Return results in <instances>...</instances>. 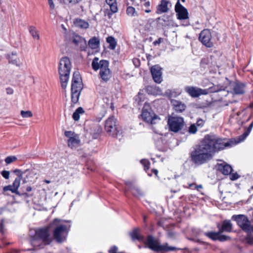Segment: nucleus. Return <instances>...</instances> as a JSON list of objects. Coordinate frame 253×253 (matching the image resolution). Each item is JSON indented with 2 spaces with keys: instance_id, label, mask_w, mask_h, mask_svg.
<instances>
[{
  "instance_id": "nucleus-36",
  "label": "nucleus",
  "mask_w": 253,
  "mask_h": 253,
  "mask_svg": "<svg viewBox=\"0 0 253 253\" xmlns=\"http://www.w3.org/2000/svg\"><path fill=\"white\" fill-rule=\"evenodd\" d=\"M81 91L71 90V98L73 103H76L78 101Z\"/></svg>"
},
{
  "instance_id": "nucleus-53",
  "label": "nucleus",
  "mask_w": 253,
  "mask_h": 253,
  "mask_svg": "<svg viewBox=\"0 0 253 253\" xmlns=\"http://www.w3.org/2000/svg\"><path fill=\"white\" fill-rule=\"evenodd\" d=\"M239 178V175L237 172L233 173L230 175V179L232 180H235Z\"/></svg>"
},
{
  "instance_id": "nucleus-46",
  "label": "nucleus",
  "mask_w": 253,
  "mask_h": 253,
  "mask_svg": "<svg viewBox=\"0 0 253 253\" xmlns=\"http://www.w3.org/2000/svg\"><path fill=\"white\" fill-rule=\"evenodd\" d=\"M118 11V7L116 0H112V13Z\"/></svg>"
},
{
  "instance_id": "nucleus-22",
  "label": "nucleus",
  "mask_w": 253,
  "mask_h": 253,
  "mask_svg": "<svg viewBox=\"0 0 253 253\" xmlns=\"http://www.w3.org/2000/svg\"><path fill=\"white\" fill-rule=\"evenodd\" d=\"M116 120L114 119L112 116V123H114V128L112 126V129L113 128V135L117 138L118 139L121 140L123 137L122 135V130L120 126L116 125Z\"/></svg>"
},
{
  "instance_id": "nucleus-51",
  "label": "nucleus",
  "mask_w": 253,
  "mask_h": 253,
  "mask_svg": "<svg viewBox=\"0 0 253 253\" xmlns=\"http://www.w3.org/2000/svg\"><path fill=\"white\" fill-rule=\"evenodd\" d=\"M1 174L2 176L6 179H8L9 177L10 172L8 171L3 170L1 171Z\"/></svg>"
},
{
  "instance_id": "nucleus-63",
  "label": "nucleus",
  "mask_w": 253,
  "mask_h": 253,
  "mask_svg": "<svg viewBox=\"0 0 253 253\" xmlns=\"http://www.w3.org/2000/svg\"><path fill=\"white\" fill-rule=\"evenodd\" d=\"M112 250H113V252H117V251L118 250V248L117 247L114 246V247H112Z\"/></svg>"
},
{
  "instance_id": "nucleus-44",
  "label": "nucleus",
  "mask_w": 253,
  "mask_h": 253,
  "mask_svg": "<svg viewBox=\"0 0 253 253\" xmlns=\"http://www.w3.org/2000/svg\"><path fill=\"white\" fill-rule=\"evenodd\" d=\"M141 164L143 166L145 170L149 169L150 162L146 159H143L140 161Z\"/></svg>"
},
{
  "instance_id": "nucleus-27",
  "label": "nucleus",
  "mask_w": 253,
  "mask_h": 253,
  "mask_svg": "<svg viewBox=\"0 0 253 253\" xmlns=\"http://www.w3.org/2000/svg\"><path fill=\"white\" fill-rule=\"evenodd\" d=\"M117 42L116 40L112 37V51H113V52L112 51V55H114V56L117 57H118L120 49L119 47H117Z\"/></svg>"
},
{
  "instance_id": "nucleus-1",
  "label": "nucleus",
  "mask_w": 253,
  "mask_h": 253,
  "mask_svg": "<svg viewBox=\"0 0 253 253\" xmlns=\"http://www.w3.org/2000/svg\"><path fill=\"white\" fill-rule=\"evenodd\" d=\"M205 138L201 144L196 145L191 151V161L194 164L200 166L207 163L211 161L214 155Z\"/></svg>"
},
{
  "instance_id": "nucleus-29",
  "label": "nucleus",
  "mask_w": 253,
  "mask_h": 253,
  "mask_svg": "<svg viewBox=\"0 0 253 253\" xmlns=\"http://www.w3.org/2000/svg\"><path fill=\"white\" fill-rule=\"evenodd\" d=\"M130 236L133 240H137L139 241H144V237L139 233V230L135 229L130 233Z\"/></svg>"
},
{
  "instance_id": "nucleus-25",
  "label": "nucleus",
  "mask_w": 253,
  "mask_h": 253,
  "mask_svg": "<svg viewBox=\"0 0 253 253\" xmlns=\"http://www.w3.org/2000/svg\"><path fill=\"white\" fill-rule=\"evenodd\" d=\"M232 224L231 221L229 220H224L222 222L221 228H219V231L220 232H230L232 231Z\"/></svg>"
},
{
  "instance_id": "nucleus-52",
  "label": "nucleus",
  "mask_w": 253,
  "mask_h": 253,
  "mask_svg": "<svg viewBox=\"0 0 253 253\" xmlns=\"http://www.w3.org/2000/svg\"><path fill=\"white\" fill-rule=\"evenodd\" d=\"M25 172H27V174L31 177H33L36 175V172L33 170H26Z\"/></svg>"
},
{
  "instance_id": "nucleus-43",
  "label": "nucleus",
  "mask_w": 253,
  "mask_h": 253,
  "mask_svg": "<svg viewBox=\"0 0 253 253\" xmlns=\"http://www.w3.org/2000/svg\"><path fill=\"white\" fill-rule=\"evenodd\" d=\"M105 129L108 132H111V119L109 117L105 123Z\"/></svg>"
},
{
  "instance_id": "nucleus-48",
  "label": "nucleus",
  "mask_w": 253,
  "mask_h": 253,
  "mask_svg": "<svg viewBox=\"0 0 253 253\" xmlns=\"http://www.w3.org/2000/svg\"><path fill=\"white\" fill-rule=\"evenodd\" d=\"M197 131V128L195 124H192L189 126L188 131L190 133L194 134Z\"/></svg>"
},
{
  "instance_id": "nucleus-49",
  "label": "nucleus",
  "mask_w": 253,
  "mask_h": 253,
  "mask_svg": "<svg viewBox=\"0 0 253 253\" xmlns=\"http://www.w3.org/2000/svg\"><path fill=\"white\" fill-rule=\"evenodd\" d=\"M47 3L50 8V10H53L55 8V4L54 0H47Z\"/></svg>"
},
{
  "instance_id": "nucleus-10",
  "label": "nucleus",
  "mask_w": 253,
  "mask_h": 253,
  "mask_svg": "<svg viewBox=\"0 0 253 253\" xmlns=\"http://www.w3.org/2000/svg\"><path fill=\"white\" fill-rule=\"evenodd\" d=\"M175 11L178 19L183 21L182 25L187 26L190 25L189 14L187 9L177 1L175 5Z\"/></svg>"
},
{
  "instance_id": "nucleus-55",
  "label": "nucleus",
  "mask_w": 253,
  "mask_h": 253,
  "mask_svg": "<svg viewBox=\"0 0 253 253\" xmlns=\"http://www.w3.org/2000/svg\"><path fill=\"white\" fill-rule=\"evenodd\" d=\"M8 190H9V191H11L12 192V190H13L12 185H8V186H6L4 187L3 191L4 192L7 191Z\"/></svg>"
},
{
  "instance_id": "nucleus-62",
  "label": "nucleus",
  "mask_w": 253,
  "mask_h": 253,
  "mask_svg": "<svg viewBox=\"0 0 253 253\" xmlns=\"http://www.w3.org/2000/svg\"><path fill=\"white\" fill-rule=\"evenodd\" d=\"M26 190L27 192H31L32 190V188L31 186H28L27 187Z\"/></svg>"
},
{
  "instance_id": "nucleus-56",
  "label": "nucleus",
  "mask_w": 253,
  "mask_h": 253,
  "mask_svg": "<svg viewBox=\"0 0 253 253\" xmlns=\"http://www.w3.org/2000/svg\"><path fill=\"white\" fill-rule=\"evenodd\" d=\"M104 14H105V16H107L108 17V18H111V12H110V9H109L108 8H107L104 11Z\"/></svg>"
},
{
  "instance_id": "nucleus-31",
  "label": "nucleus",
  "mask_w": 253,
  "mask_h": 253,
  "mask_svg": "<svg viewBox=\"0 0 253 253\" xmlns=\"http://www.w3.org/2000/svg\"><path fill=\"white\" fill-rule=\"evenodd\" d=\"M21 180V177L20 176H18L15 179L12 185L13 187L12 193L19 194L18 189L20 186Z\"/></svg>"
},
{
  "instance_id": "nucleus-20",
  "label": "nucleus",
  "mask_w": 253,
  "mask_h": 253,
  "mask_svg": "<svg viewBox=\"0 0 253 253\" xmlns=\"http://www.w3.org/2000/svg\"><path fill=\"white\" fill-rule=\"evenodd\" d=\"M73 23L76 27L84 30L88 29L89 26L87 21L79 18L74 19Z\"/></svg>"
},
{
  "instance_id": "nucleus-34",
  "label": "nucleus",
  "mask_w": 253,
  "mask_h": 253,
  "mask_svg": "<svg viewBox=\"0 0 253 253\" xmlns=\"http://www.w3.org/2000/svg\"><path fill=\"white\" fill-rule=\"evenodd\" d=\"M29 32L32 35V37L36 39L37 40H39L40 39V35L39 31L37 30L36 27L33 26H31L29 28Z\"/></svg>"
},
{
  "instance_id": "nucleus-58",
  "label": "nucleus",
  "mask_w": 253,
  "mask_h": 253,
  "mask_svg": "<svg viewBox=\"0 0 253 253\" xmlns=\"http://www.w3.org/2000/svg\"><path fill=\"white\" fill-rule=\"evenodd\" d=\"M143 5L144 7H145L146 8H149V7L150 6V2L149 1H145L144 3H143Z\"/></svg>"
},
{
  "instance_id": "nucleus-33",
  "label": "nucleus",
  "mask_w": 253,
  "mask_h": 253,
  "mask_svg": "<svg viewBox=\"0 0 253 253\" xmlns=\"http://www.w3.org/2000/svg\"><path fill=\"white\" fill-rule=\"evenodd\" d=\"M84 110L82 107H79L76 110L75 112L73 114V119L75 121H77L80 119V115L84 113Z\"/></svg>"
},
{
  "instance_id": "nucleus-47",
  "label": "nucleus",
  "mask_w": 253,
  "mask_h": 253,
  "mask_svg": "<svg viewBox=\"0 0 253 253\" xmlns=\"http://www.w3.org/2000/svg\"><path fill=\"white\" fill-rule=\"evenodd\" d=\"M5 221L2 219L1 221L0 224V233H1L2 234H3L5 231Z\"/></svg>"
},
{
  "instance_id": "nucleus-61",
  "label": "nucleus",
  "mask_w": 253,
  "mask_h": 253,
  "mask_svg": "<svg viewBox=\"0 0 253 253\" xmlns=\"http://www.w3.org/2000/svg\"><path fill=\"white\" fill-rule=\"evenodd\" d=\"M106 2L109 7V9H111V0H106Z\"/></svg>"
},
{
  "instance_id": "nucleus-40",
  "label": "nucleus",
  "mask_w": 253,
  "mask_h": 253,
  "mask_svg": "<svg viewBox=\"0 0 253 253\" xmlns=\"http://www.w3.org/2000/svg\"><path fill=\"white\" fill-rule=\"evenodd\" d=\"M132 194L135 197H139L143 195L142 192L138 188H134L131 189Z\"/></svg>"
},
{
  "instance_id": "nucleus-28",
  "label": "nucleus",
  "mask_w": 253,
  "mask_h": 253,
  "mask_svg": "<svg viewBox=\"0 0 253 253\" xmlns=\"http://www.w3.org/2000/svg\"><path fill=\"white\" fill-rule=\"evenodd\" d=\"M253 127V121L252 122V123L249 126V127L248 128L247 130L241 135L239 136L237 138V143H240L243 141H244L245 138L247 137V136L250 133L252 128Z\"/></svg>"
},
{
  "instance_id": "nucleus-42",
  "label": "nucleus",
  "mask_w": 253,
  "mask_h": 253,
  "mask_svg": "<svg viewBox=\"0 0 253 253\" xmlns=\"http://www.w3.org/2000/svg\"><path fill=\"white\" fill-rule=\"evenodd\" d=\"M21 115L23 118H31L33 116V114L31 111H23L22 110L20 112Z\"/></svg>"
},
{
  "instance_id": "nucleus-11",
  "label": "nucleus",
  "mask_w": 253,
  "mask_h": 253,
  "mask_svg": "<svg viewBox=\"0 0 253 253\" xmlns=\"http://www.w3.org/2000/svg\"><path fill=\"white\" fill-rule=\"evenodd\" d=\"M168 123L169 129L172 131L176 132L183 127L184 120L182 117L171 116L169 118Z\"/></svg>"
},
{
  "instance_id": "nucleus-32",
  "label": "nucleus",
  "mask_w": 253,
  "mask_h": 253,
  "mask_svg": "<svg viewBox=\"0 0 253 253\" xmlns=\"http://www.w3.org/2000/svg\"><path fill=\"white\" fill-rule=\"evenodd\" d=\"M99 41L95 37L90 39L88 41V45L92 49H96L99 46Z\"/></svg>"
},
{
  "instance_id": "nucleus-18",
  "label": "nucleus",
  "mask_w": 253,
  "mask_h": 253,
  "mask_svg": "<svg viewBox=\"0 0 253 253\" xmlns=\"http://www.w3.org/2000/svg\"><path fill=\"white\" fill-rule=\"evenodd\" d=\"M72 42L76 45L79 46L82 50H85L86 47V42L85 39L78 35L74 34L72 36Z\"/></svg>"
},
{
  "instance_id": "nucleus-64",
  "label": "nucleus",
  "mask_w": 253,
  "mask_h": 253,
  "mask_svg": "<svg viewBox=\"0 0 253 253\" xmlns=\"http://www.w3.org/2000/svg\"><path fill=\"white\" fill-rule=\"evenodd\" d=\"M223 90H224V87L222 86L220 88L215 90L214 91H219Z\"/></svg>"
},
{
  "instance_id": "nucleus-3",
  "label": "nucleus",
  "mask_w": 253,
  "mask_h": 253,
  "mask_svg": "<svg viewBox=\"0 0 253 253\" xmlns=\"http://www.w3.org/2000/svg\"><path fill=\"white\" fill-rule=\"evenodd\" d=\"M232 219L237 222V224L245 231L248 235L245 242L249 245L253 244V226H251L248 218L244 215H234Z\"/></svg>"
},
{
  "instance_id": "nucleus-14",
  "label": "nucleus",
  "mask_w": 253,
  "mask_h": 253,
  "mask_svg": "<svg viewBox=\"0 0 253 253\" xmlns=\"http://www.w3.org/2000/svg\"><path fill=\"white\" fill-rule=\"evenodd\" d=\"M199 40L202 43L208 47L212 46L213 43L211 41V33L208 29H204L200 34Z\"/></svg>"
},
{
  "instance_id": "nucleus-23",
  "label": "nucleus",
  "mask_w": 253,
  "mask_h": 253,
  "mask_svg": "<svg viewBox=\"0 0 253 253\" xmlns=\"http://www.w3.org/2000/svg\"><path fill=\"white\" fill-rule=\"evenodd\" d=\"M146 90L149 94L153 95H163V93L160 87L156 85H148L146 88Z\"/></svg>"
},
{
  "instance_id": "nucleus-54",
  "label": "nucleus",
  "mask_w": 253,
  "mask_h": 253,
  "mask_svg": "<svg viewBox=\"0 0 253 253\" xmlns=\"http://www.w3.org/2000/svg\"><path fill=\"white\" fill-rule=\"evenodd\" d=\"M196 124L200 127H202L204 125V121L202 119H199L197 120Z\"/></svg>"
},
{
  "instance_id": "nucleus-59",
  "label": "nucleus",
  "mask_w": 253,
  "mask_h": 253,
  "mask_svg": "<svg viewBox=\"0 0 253 253\" xmlns=\"http://www.w3.org/2000/svg\"><path fill=\"white\" fill-rule=\"evenodd\" d=\"M7 93L9 94H11L13 93V90L11 88H7Z\"/></svg>"
},
{
  "instance_id": "nucleus-35",
  "label": "nucleus",
  "mask_w": 253,
  "mask_h": 253,
  "mask_svg": "<svg viewBox=\"0 0 253 253\" xmlns=\"http://www.w3.org/2000/svg\"><path fill=\"white\" fill-rule=\"evenodd\" d=\"M82 0H59L61 3L65 4L69 7L73 6L79 3Z\"/></svg>"
},
{
  "instance_id": "nucleus-4",
  "label": "nucleus",
  "mask_w": 253,
  "mask_h": 253,
  "mask_svg": "<svg viewBox=\"0 0 253 253\" xmlns=\"http://www.w3.org/2000/svg\"><path fill=\"white\" fill-rule=\"evenodd\" d=\"M91 66L94 71L100 69L99 75L102 81L108 82L111 78V71L109 68V62L107 60H99L97 57H95L92 62Z\"/></svg>"
},
{
  "instance_id": "nucleus-19",
  "label": "nucleus",
  "mask_w": 253,
  "mask_h": 253,
  "mask_svg": "<svg viewBox=\"0 0 253 253\" xmlns=\"http://www.w3.org/2000/svg\"><path fill=\"white\" fill-rule=\"evenodd\" d=\"M217 169L224 175L231 174L232 171V167L224 162L217 164Z\"/></svg>"
},
{
  "instance_id": "nucleus-24",
  "label": "nucleus",
  "mask_w": 253,
  "mask_h": 253,
  "mask_svg": "<svg viewBox=\"0 0 253 253\" xmlns=\"http://www.w3.org/2000/svg\"><path fill=\"white\" fill-rule=\"evenodd\" d=\"M7 58L9 61V63L20 67L22 65V63L20 59L17 57L16 53H11L7 55Z\"/></svg>"
},
{
  "instance_id": "nucleus-21",
  "label": "nucleus",
  "mask_w": 253,
  "mask_h": 253,
  "mask_svg": "<svg viewBox=\"0 0 253 253\" xmlns=\"http://www.w3.org/2000/svg\"><path fill=\"white\" fill-rule=\"evenodd\" d=\"M170 102L173 109L176 112H182L184 111L186 108V105L180 101L171 99Z\"/></svg>"
},
{
  "instance_id": "nucleus-16",
  "label": "nucleus",
  "mask_w": 253,
  "mask_h": 253,
  "mask_svg": "<svg viewBox=\"0 0 253 253\" xmlns=\"http://www.w3.org/2000/svg\"><path fill=\"white\" fill-rule=\"evenodd\" d=\"M171 7V4L169 0H161L156 7V13L158 14L167 13Z\"/></svg>"
},
{
  "instance_id": "nucleus-7",
  "label": "nucleus",
  "mask_w": 253,
  "mask_h": 253,
  "mask_svg": "<svg viewBox=\"0 0 253 253\" xmlns=\"http://www.w3.org/2000/svg\"><path fill=\"white\" fill-rule=\"evenodd\" d=\"M145 242L149 249L156 252H168L177 250L175 247L169 246L168 243L160 244L158 240L151 236H148Z\"/></svg>"
},
{
  "instance_id": "nucleus-45",
  "label": "nucleus",
  "mask_w": 253,
  "mask_h": 253,
  "mask_svg": "<svg viewBox=\"0 0 253 253\" xmlns=\"http://www.w3.org/2000/svg\"><path fill=\"white\" fill-rule=\"evenodd\" d=\"M17 160V158L15 156H11L6 157L5 159V162L7 164H9Z\"/></svg>"
},
{
  "instance_id": "nucleus-17",
  "label": "nucleus",
  "mask_w": 253,
  "mask_h": 253,
  "mask_svg": "<svg viewBox=\"0 0 253 253\" xmlns=\"http://www.w3.org/2000/svg\"><path fill=\"white\" fill-rule=\"evenodd\" d=\"M161 68L158 65L153 66L151 69V72L154 81L158 84L162 81Z\"/></svg>"
},
{
  "instance_id": "nucleus-37",
  "label": "nucleus",
  "mask_w": 253,
  "mask_h": 253,
  "mask_svg": "<svg viewBox=\"0 0 253 253\" xmlns=\"http://www.w3.org/2000/svg\"><path fill=\"white\" fill-rule=\"evenodd\" d=\"M145 100V95L141 92H139L135 97V101L138 105H141V103Z\"/></svg>"
},
{
  "instance_id": "nucleus-57",
  "label": "nucleus",
  "mask_w": 253,
  "mask_h": 253,
  "mask_svg": "<svg viewBox=\"0 0 253 253\" xmlns=\"http://www.w3.org/2000/svg\"><path fill=\"white\" fill-rule=\"evenodd\" d=\"M162 41H163V39L161 38H160L157 40L154 41L153 43L154 45L156 46L158 44H159L162 42Z\"/></svg>"
},
{
  "instance_id": "nucleus-6",
  "label": "nucleus",
  "mask_w": 253,
  "mask_h": 253,
  "mask_svg": "<svg viewBox=\"0 0 253 253\" xmlns=\"http://www.w3.org/2000/svg\"><path fill=\"white\" fill-rule=\"evenodd\" d=\"M60 222L59 219H55L50 224L51 226L55 227L53 232L54 237L59 243L62 242L66 239L70 227V225L60 224Z\"/></svg>"
},
{
  "instance_id": "nucleus-60",
  "label": "nucleus",
  "mask_w": 253,
  "mask_h": 253,
  "mask_svg": "<svg viewBox=\"0 0 253 253\" xmlns=\"http://www.w3.org/2000/svg\"><path fill=\"white\" fill-rule=\"evenodd\" d=\"M106 41L107 42L109 43V47H110L111 46V37H108V38H107Z\"/></svg>"
},
{
  "instance_id": "nucleus-15",
  "label": "nucleus",
  "mask_w": 253,
  "mask_h": 253,
  "mask_svg": "<svg viewBox=\"0 0 253 253\" xmlns=\"http://www.w3.org/2000/svg\"><path fill=\"white\" fill-rule=\"evenodd\" d=\"M83 88L82 79L80 73L76 71L74 73L71 85V90L81 91Z\"/></svg>"
},
{
  "instance_id": "nucleus-9",
  "label": "nucleus",
  "mask_w": 253,
  "mask_h": 253,
  "mask_svg": "<svg viewBox=\"0 0 253 253\" xmlns=\"http://www.w3.org/2000/svg\"><path fill=\"white\" fill-rule=\"evenodd\" d=\"M141 115L145 122L151 124L157 123L160 120L152 111L149 104L146 102L144 105Z\"/></svg>"
},
{
  "instance_id": "nucleus-41",
  "label": "nucleus",
  "mask_w": 253,
  "mask_h": 253,
  "mask_svg": "<svg viewBox=\"0 0 253 253\" xmlns=\"http://www.w3.org/2000/svg\"><path fill=\"white\" fill-rule=\"evenodd\" d=\"M188 186L186 187V188L193 189V186H194V189H196L198 191L203 188V186L201 184L196 185L195 183H188Z\"/></svg>"
},
{
  "instance_id": "nucleus-12",
  "label": "nucleus",
  "mask_w": 253,
  "mask_h": 253,
  "mask_svg": "<svg viewBox=\"0 0 253 253\" xmlns=\"http://www.w3.org/2000/svg\"><path fill=\"white\" fill-rule=\"evenodd\" d=\"M64 134L68 138L67 142L70 148L74 149L80 146L81 140L78 134L72 131H66Z\"/></svg>"
},
{
  "instance_id": "nucleus-13",
  "label": "nucleus",
  "mask_w": 253,
  "mask_h": 253,
  "mask_svg": "<svg viewBox=\"0 0 253 253\" xmlns=\"http://www.w3.org/2000/svg\"><path fill=\"white\" fill-rule=\"evenodd\" d=\"M185 91L192 97H198L201 95L207 94L208 92L207 89H202L196 86H186L184 87Z\"/></svg>"
},
{
  "instance_id": "nucleus-2",
  "label": "nucleus",
  "mask_w": 253,
  "mask_h": 253,
  "mask_svg": "<svg viewBox=\"0 0 253 253\" xmlns=\"http://www.w3.org/2000/svg\"><path fill=\"white\" fill-rule=\"evenodd\" d=\"M204 138L209 146L212 149L211 150L213 152V155L219 151L232 147L238 143L237 140L231 139L229 140L227 139H222L214 135H207Z\"/></svg>"
},
{
  "instance_id": "nucleus-8",
  "label": "nucleus",
  "mask_w": 253,
  "mask_h": 253,
  "mask_svg": "<svg viewBox=\"0 0 253 253\" xmlns=\"http://www.w3.org/2000/svg\"><path fill=\"white\" fill-rule=\"evenodd\" d=\"M40 240L44 244H48L50 243L51 239L50 237L49 228L40 229L36 231L35 235L33 237L32 244L34 246H38L37 241Z\"/></svg>"
},
{
  "instance_id": "nucleus-50",
  "label": "nucleus",
  "mask_w": 253,
  "mask_h": 253,
  "mask_svg": "<svg viewBox=\"0 0 253 253\" xmlns=\"http://www.w3.org/2000/svg\"><path fill=\"white\" fill-rule=\"evenodd\" d=\"M220 233L221 232L219 231V237H218V240H219L220 241H221V242L225 241L230 238L229 236L220 235Z\"/></svg>"
},
{
  "instance_id": "nucleus-38",
  "label": "nucleus",
  "mask_w": 253,
  "mask_h": 253,
  "mask_svg": "<svg viewBox=\"0 0 253 253\" xmlns=\"http://www.w3.org/2000/svg\"><path fill=\"white\" fill-rule=\"evenodd\" d=\"M219 232H211L206 233L205 234L206 236L209 237L211 239L213 240H218V237H219Z\"/></svg>"
},
{
  "instance_id": "nucleus-30",
  "label": "nucleus",
  "mask_w": 253,
  "mask_h": 253,
  "mask_svg": "<svg viewBox=\"0 0 253 253\" xmlns=\"http://www.w3.org/2000/svg\"><path fill=\"white\" fill-rule=\"evenodd\" d=\"M181 91H177L176 90L168 89L165 93L163 94V96H166L169 98L176 97L181 94Z\"/></svg>"
},
{
  "instance_id": "nucleus-39",
  "label": "nucleus",
  "mask_w": 253,
  "mask_h": 253,
  "mask_svg": "<svg viewBox=\"0 0 253 253\" xmlns=\"http://www.w3.org/2000/svg\"><path fill=\"white\" fill-rule=\"evenodd\" d=\"M126 13L129 16H135L136 12L135 8L132 6H128L126 9Z\"/></svg>"
},
{
  "instance_id": "nucleus-5",
  "label": "nucleus",
  "mask_w": 253,
  "mask_h": 253,
  "mask_svg": "<svg viewBox=\"0 0 253 253\" xmlns=\"http://www.w3.org/2000/svg\"><path fill=\"white\" fill-rule=\"evenodd\" d=\"M71 69V63L69 58L64 57L60 59L58 72L61 86L63 88H66L69 78Z\"/></svg>"
},
{
  "instance_id": "nucleus-26",
  "label": "nucleus",
  "mask_w": 253,
  "mask_h": 253,
  "mask_svg": "<svg viewBox=\"0 0 253 253\" xmlns=\"http://www.w3.org/2000/svg\"><path fill=\"white\" fill-rule=\"evenodd\" d=\"M233 89L235 94H243L245 92V84L242 83H235L233 85Z\"/></svg>"
}]
</instances>
